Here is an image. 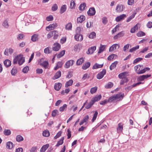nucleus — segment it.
<instances>
[{
	"mask_svg": "<svg viewBox=\"0 0 152 152\" xmlns=\"http://www.w3.org/2000/svg\"><path fill=\"white\" fill-rule=\"evenodd\" d=\"M96 33L94 32L91 33L88 35V37L91 39H93L96 37Z\"/></svg>",
	"mask_w": 152,
	"mask_h": 152,
	"instance_id": "obj_53",
	"label": "nucleus"
},
{
	"mask_svg": "<svg viewBox=\"0 0 152 152\" xmlns=\"http://www.w3.org/2000/svg\"><path fill=\"white\" fill-rule=\"evenodd\" d=\"M66 5H63L61 7L60 10V13L62 14L64 13L66 10Z\"/></svg>",
	"mask_w": 152,
	"mask_h": 152,
	"instance_id": "obj_33",
	"label": "nucleus"
},
{
	"mask_svg": "<svg viewBox=\"0 0 152 152\" xmlns=\"http://www.w3.org/2000/svg\"><path fill=\"white\" fill-rule=\"evenodd\" d=\"M66 104H64L61 107L59 108V110L60 111L62 112L64 111V109L67 107Z\"/></svg>",
	"mask_w": 152,
	"mask_h": 152,
	"instance_id": "obj_59",
	"label": "nucleus"
},
{
	"mask_svg": "<svg viewBox=\"0 0 152 152\" xmlns=\"http://www.w3.org/2000/svg\"><path fill=\"white\" fill-rule=\"evenodd\" d=\"M75 40L77 41H81L83 39V37L82 35L80 34L77 33L75 36Z\"/></svg>",
	"mask_w": 152,
	"mask_h": 152,
	"instance_id": "obj_8",
	"label": "nucleus"
},
{
	"mask_svg": "<svg viewBox=\"0 0 152 152\" xmlns=\"http://www.w3.org/2000/svg\"><path fill=\"white\" fill-rule=\"evenodd\" d=\"M18 61V64L21 65L25 62V59L22 55H18L15 57L14 59L13 63L14 64H17Z\"/></svg>",
	"mask_w": 152,
	"mask_h": 152,
	"instance_id": "obj_2",
	"label": "nucleus"
},
{
	"mask_svg": "<svg viewBox=\"0 0 152 152\" xmlns=\"http://www.w3.org/2000/svg\"><path fill=\"white\" fill-rule=\"evenodd\" d=\"M57 24L56 23H54L50 24L48 26L46 27V29L47 31H50L54 29L57 26Z\"/></svg>",
	"mask_w": 152,
	"mask_h": 152,
	"instance_id": "obj_4",
	"label": "nucleus"
},
{
	"mask_svg": "<svg viewBox=\"0 0 152 152\" xmlns=\"http://www.w3.org/2000/svg\"><path fill=\"white\" fill-rule=\"evenodd\" d=\"M119 47L120 45L119 44H115L112 45L110 47L109 51L110 52H112L118 50L119 48Z\"/></svg>",
	"mask_w": 152,
	"mask_h": 152,
	"instance_id": "obj_3",
	"label": "nucleus"
},
{
	"mask_svg": "<svg viewBox=\"0 0 152 152\" xmlns=\"http://www.w3.org/2000/svg\"><path fill=\"white\" fill-rule=\"evenodd\" d=\"M64 137H62L60 140L58 141L57 144L56 145V146L58 147L59 145H62L64 142Z\"/></svg>",
	"mask_w": 152,
	"mask_h": 152,
	"instance_id": "obj_35",
	"label": "nucleus"
},
{
	"mask_svg": "<svg viewBox=\"0 0 152 152\" xmlns=\"http://www.w3.org/2000/svg\"><path fill=\"white\" fill-rule=\"evenodd\" d=\"M129 72H124L119 74L118 75L120 79H122L124 78H127V76L129 75Z\"/></svg>",
	"mask_w": 152,
	"mask_h": 152,
	"instance_id": "obj_6",
	"label": "nucleus"
},
{
	"mask_svg": "<svg viewBox=\"0 0 152 152\" xmlns=\"http://www.w3.org/2000/svg\"><path fill=\"white\" fill-rule=\"evenodd\" d=\"M61 48V45L58 42L55 43L53 47V49L55 51H58Z\"/></svg>",
	"mask_w": 152,
	"mask_h": 152,
	"instance_id": "obj_11",
	"label": "nucleus"
},
{
	"mask_svg": "<svg viewBox=\"0 0 152 152\" xmlns=\"http://www.w3.org/2000/svg\"><path fill=\"white\" fill-rule=\"evenodd\" d=\"M82 47V45L81 44H78L76 45L74 47V50L75 51H77L78 49L80 50Z\"/></svg>",
	"mask_w": 152,
	"mask_h": 152,
	"instance_id": "obj_44",
	"label": "nucleus"
},
{
	"mask_svg": "<svg viewBox=\"0 0 152 152\" xmlns=\"http://www.w3.org/2000/svg\"><path fill=\"white\" fill-rule=\"evenodd\" d=\"M94 103L91 101V102H90L86 107L85 108L86 109H88L90 108L94 104Z\"/></svg>",
	"mask_w": 152,
	"mask_h": 152,
	"instance_id": "obj_60",
	"label": "nucleus"
},
{
	"mask_svg": "<svg viewBox=\"0 0 152 152\" xmlns=\"http://www.w3.org/2000/svg\"><path fill=\"white\" fill-rule=\"evenodd\" d=\"M139 48V45H137L136 46L133 47L129 50V52L132 53L134 51H135L136 50L138 49Z\"/></svg>",
	"mask_w": 152,
	"mask_h": 152,
	"instance_id": "obj_46",
	"label": "nucleus"
},
{
	"mask_svg": "<svg viewBox=\"0 0 152 152\" xmlns=\"http://www.w3.org/2000/svg\"><path fill=\"white\" fill-rule=\"evenodd\" d=\"M65 50H63L60 52L59 53L57 56V57L58 58H60L61 57L63 56L65 53Z\"/></svg>",
	"mask_w": 152,
	"mask_h": 152,
	"instance_id": "obj_45",
	"label": "nucleus"
},
{
	"mask_svg": "<svg viewBox=\"0 0 152 152\" xmlns=\"http://www.w3.org/2000/svg\"><path fill=\"white\" fill-rule=\"evenodd\" d=\"M118 62L115 61L110 66V70H112L116 67V66Z\"/></svg>",
	"mask_w": 152,
	"mask_h": 152,
	"instance_id": "obj_36",
	"label": "nucleus"
},
{
	"mask_svg": "<svg viewBox=\"0 0 152 152\" xmlns=\"http://www.w3.org/2000/svg\"><path fill=\"white\" fill-rule=\"evenodd\" d=\"M58 9V6L57 4H55L53 5L52 7V10L53 11H56Z\"/></svg>",
	"mask_w": 152,
	"mask_h": 152,
	"instance_id": "obj_63",
	"label": "nucleus"
},
{
	"mask_svg": "<svg viewBox=\"0 0 152 152\" xmlns=\"http://www.w3.org/2000/svg\"><path fill=\"white\" fill-rule=\"evenodd\" d=\"M49 146V144H46L43 146L40 150L41 152H45Z\"/></svg>",
	"mask_w": 152,
	"mask_h": 152,
	"instance_id": "obj_30",
	"label": "nucleus"
},
{
	"mask_svg": "<svg viewBox=\"0 0 152 152\" xmlns=\"http://www.w3.org/2000/svg\"><path fill=\"white\" fill-rule=\"evenodd\" d=\"M53 20V17L51 15H50L46 18V20L48 21H52Z\"/></svg>",
	"mask_w": 152,
	"mask_h": 152,
	"instance_id": "obj_58",
	"label": "nucleus"
},
{
	"mask_svg": "<svg viewBox=\"0 0 152 152\" xmlns=\"http://www.w3.org/2000/svg\"><path fill=\"white\" fill-rule=\"evenodd\" d=\"M102 22L104 24H106L108 22L107 18L105 17L102 18Z\"/></svg>",
	"mask_w": 152,
	"mask_h": 152,
	"instance_id": "obj_57",
	"label": "nucleus"
},
{
	"mask_svg": "<svg viewBox=\"0 0 152 152\" xmlns=\"http://www.w3.org/2000/svg\"><path fill=\"white\" fill-rule=\"evenodd\" d=\"M124 9V7L122 5H118L116 7V10L118 12H120L123 11Z\"/></svg>",
	"mask_w": 152,
	"mask_h": 152,
	"instance_id": "obj_17",
	"label": "nucleus"
},
{
	"mask_svg": "<svg viewBox=\"0 0 152 152\" xmlns=\"http://www.w3.org/2000/svg\"><path fill=\"white\" fill-rule=\"evenodd\" d=\"M117 55L114 54H112L110 55L107 58V59L108 60L110 61L115 58H116Z\"/></svg>",
	"mask_w": 152,
	"mask_h": 152,
	"instance_id": "obj_49",
	"label": "nucleus"
},
{
	"mask_svg": "<svg viewBox=\"0 0 152 152\" xmlns=\"http://www.w3.org/2000/svg\"><path fill=\"white\" fill-rule=\"evenodd\" d=\"M98 114V112L97 111H95L92 119V122H94V121L96 120L97 116Z\"/></svg>",
	"mask_w": 152,
	"mask_h": 152,
	"instance_id": "obj_51",
	"label": "nucleus"
},
{
	"mask_svg": "<svg viewBox=\"0 0 152 152\" xmlns=\"http://www.w3.org/2000/svg\"><path fill=\"white\" fill-rule=\"evenodd\" d=\"M53 36V39H56L60 35V33L58 31L54 30L52 31Z\"/></svg>",
	"mask_w": 152,
	"mask_h": 152,
	"instance_id": "obj_12",
	"label": "nucleus"
},
{
	"mask_svg": "<svg viewBox=\"0 0 152 152\" xmlns=\"http://www.w3.org/2000/svg\"><path fill=\"white\" fill-rule=\"evenodd\" d=\"M89 117L88 115H86L84 117L83 120L81 121L79 124V125L80 126L83 124L84 123L86 122L89 119Z\"/></svg>",
	"mask_w": 152,
	"mask_h": 152,
	"instance_id": "obj_22",
	"label": "nucleus"
},
{
	"mask_svg": "<svg viewBox=\"0 0 152 152\" xmlns=\"http://www.w3.org/2000/svg\"><path fill=\"white\" fill-rule=\"evenodd\" d=\"M16 140L18 142H20L23 140V138L21 135H18L16 136Z\"/></svg>",
	"mask_w": 152,
	"mask_h": 152,
	"instance_id": "obj_42",
	"label": "nucleus"
},
{
	"mask_svg": "<svg viewBox=\"0 0 152 152\" xmlns=\"http://www.w3.org/2000/svg\"><path fill=\"white\" fill-rule=\"evenodd\" d=\"M70 8L71 9L74 8L75 7V3L73 0H72L70 3Z\"/></svg>",
	"mask_w": 152,
	"mask_h": 152,
	"instance_id": "obj_54",
	"label": "nucleus"
},
{
	"mask_svg": "<svg viewBox=\"0 0 152 152\" xmlns=\"http://www.w3.org/2000/svg\"><path fill=\"white\" fill-rule=\"evenodd\" d=\"M142 83L141 82H138L134 84L132 86H129L125 88V90H129L132 88L133 87H134L137 85L141 84Z\"/></svg>",
	"mask_w": 152,
	"mask_h": 152,
	"instance_id": "obj_19",
	"label": "nucleus"
},
{
	"mask_svg": "<svg viewBox=\"0 0 152 152\" xmlns=\"http://www.w3.org/2000/svg\"><path fill=\"white\" fill-rule=\"evenodd\" d=\"M96 13V11L94 7L90 8L89 10L87 12L88 15L90 16H92L94 15Z\"/></svg>",
	"mask_w": 152,
	"mask_h": 152,
	"instance_id": "obj_9",
	"label": "nucleus"
},
{
	"mask_svg": "<svg viewBox=\"0 0 152 152\" xmlns=\"http://www.w3.org/2000/svg\"><path fill=\"white\" fill-rule=\"evenodd\" d=\"M136 13H134L132 14L127 19L126 22H129L131 20H132L133 18H134L135 16Z\"/></svg>",
	"mask_w": 152,
	"mask_h": 152,
	"instance_id": "obj_56",
	"label": "nucleus"
},
{
	"mask_svg": "<svg viewBox=\"0 0 152 152\" xmlns=\"http://www.w3.org/2000/svg\"><path fill=\"white\" fill-rule=\"evenodd\" d=\"M8 20L7 19H6L4 20L2 24V26L6 28H8L9 27V24L8 23Z\"/></svg>",
	"mask_w": 152,
	"mask_h": 152,
	"instance_id": "obj_27",
	"label": "nucleus"
},
{
	"mask_svg": "<svg viewBox=\"0 0 152 152\" xmlns=\"http://www.w3.org/2000/svg\"><path fill=\"white\" fill-rule=\"evenodd\" d=\"M50 134V132L48 130H45L43 131L42 135L45 137H48Z\"/></svg>",
	"mask_w": 152,
	"mask_h": 152,
	"instance_id": "obj_40",
	"label": "nucleus"
},
{
	"mask_svg": "<svg viewBox=\"0 0 152 152\" xmlns=\"http://www.w3.org/2000/svg\"><path fill=\"white\" fill-rule=\"evenodd\" d=\"M126 16L125 14H122L117 17L115 18V20L117 22H119L124 19L126 17Z\"/></svg>",
	"mask_w": 152,
	"mask_h": 152,
	"instance_id": "obj_10",
	"label": "nucleus"
},
{
	"mask_svg": "<svg viewBox=\"0 0 152 152\" xmlns=\"http://www.w3.org/2000/svg\"><path fill=\"white\" fill-rule=\"evenodd\" d=\"M61 75V72L60 71H58L57 72L53 77V79L56 80L59 78Z\"/></svg>",
	"mask_w": 152,
	"mask_h": 152,
	"instance_id": "obj_20",
	"label": "nucleus"
},
{
	"mask_svg": "<svg viewBox=\"0 0 152 152\" xmlns=\"http://www.w3.org/2000/svg\"><path fill=\"white\" fill-rule=\"evenodd\" d=\"M86 7V4L85 3H83V4H81L79 7V9L81 11L83 10Z\"/></svg>",
	"mask_w": 152,
	"mask_h": 152,
	"instance_id": "obj_50",
	"label": "nucleus"
},
{
	"mask_svg": "<svg viewBox=\"0 0 152 152\" xmlns=\"http://www.w3.org/2000/svg\"><path fill=\"white\" fill-rule=\"evenodd\" d=\"M134 69L138 74H140L144 73L147 71H148L150 69L148 67H145L143 68L142 66L138 65L134 67Z\"/></svg>",
	"mask_w": 152,
	"mask_h": 152,
	"instance_id": "obj_1",
	"label": "nucleus"
},
{
	"mask_svg": "<svg viewBox=\"0 0 152 152\" xmlns=\"http://www.w3.org/2000/svg\"><path fill=\"white\" fill-rule=\"evenodd\" d=\"M4 133L6 135H9L11 134V132L10 130L5 129L4 131Z\"/></svg>",
	"mask_w": 152,
	"mask_h": 152,
	"instance_id": "obj_64",
	"label": "nucleus"
},
{
	"mask_svg": "<svg viewBox=\"0 0 152 152\" xmlns=\"http://www.w3.org/2000/svg\"><path fill=\"white\" fill-rule=\"evenodd\" d=\"M91 65V63L89 62H87L84 63L82 67V68L83 70H86L89 68Z\"/></svg>",
	"mask_w": 152,
	"mask_h": 152,
	"instance_id": "obj_18",
	"label": "nucleus"
},
{
	"mask_svg": "<svg viewBox=\"0 0 152 152\" xmlns=\"http://www.w3.org/2000/svg\"><path fill=\"white\" fill-rule=\"evenodd\" d=\"M101 95H97L96 96L92 99L91 101L94 103L96 102L97 101L100 100L101 98Z\"/></svg>",
	"mask_w": 152,
	"mask_h": 152,
	"instance_id": "obj_16",
	"label": "nucleus"
},
{
	"mask_svg": "<svg viewBox=\"0 0 152 152\" xmlns=\"http://www.w3.org/2000/svg\"><path fill=\"white\" fill-rule=\"evenodd\" d=\"M106 70L105 69H103L102 71L99 73L96 76L97 79H102L105 74Z\"/></svg>",
	"mask_w": 152,
	"mask_h": 152,
	"instance_id": "obj_7",
	"label": "nucleus"
},
{
	"mask_svg": "<svg viewBox=\"0 0 152 152\" xmlns=\"http://www.w3.org/2000/svg\"><path fill=\"white\" fill-rule=\"evenodd\" d=\"M74 61L73 60H70L67 61L65 64V67L66 68H68L70 66H72L74 64Z\"/></svg>",
	"mask_w": 152,
	"mask_h": 152,
	"instance_id": "obj_14",
	"label": "nucleus"
},
{
	"mask_svg": "<svg viewBox=\"0 0 152 152\" xmlns=\"http://www.w3.org/2000/svg\"><path fill=\"white\" fill-rule=\"evenodd\" d=\"M103 64H99L96 63L93 65L92 67V69H95L99 68H102L103 67Z\"/></svg>",
	"mask_w": 152,
	"mask_h": 152,
	"instance_id": "obj_31",
	"label": "nucleus"
},
{
	"mask_svg": "<svg viewBox=\"0 0 152 152\" xmlns=\"http://www.w3.org/2000/svg\"><path fill=\"white\" fill-rule=\"evenodd\" d=\"M14 146V145L11 142H8L6 143V147L9 149H12Z\"/></svg>",
	"mask_w": 152,
	"mask_h": 152,
	"instance_id": "obj_23",
	"label": "nucleus"
},
{
	"mask_svg": "<svg viewBox=\"0 0 152 152\" xmlns=\"http://www.w3.org/2000/svg\"><path fill=\"white\" fill-rule=\"evenodd\" d=\"M4 66L7 67L10 66L11 65V61L9 59H7L4 61Z\"/></svg>",
	"mask_w": 152,
	"mask_h": 152,
	"instance_id": "obj_28",
	"label": "nucleus"
},
{
	"mask_svg": "<svg viewBox=\"0 0 152 152\" xmlns=\"http://www.w3.org/2000/svg\"><path fill=\"white\" fill-rule=\"evenodd\" d=\"M105 45H103L101 44L100 45V46L99 48V51L98 52L99 54L102 52L104 50L105 48Z\"/></svg>",
	"mask_w": 152,
	"mask_h": 152,
	"instance_id": "obj_37",
	"label": "nucleus"
},
{
	"mask_svg": "<svg viewBox=\"0 0 152 152\" xmlns=\"http://www.w3.org/2000/svg\"><path fill=\"white\" fill-rule=\"evenodd\" d=\"M97 88L96 86L92 88L90 90V93L91 94L95 93L97 90Z\"/></svg>",
	"mask_w": 152,
	"mask_h": 152,
	"instance_id": "obj_52",
	"label": "nucleus"
},
{
	"mask_svg": "<svg viewBox=\"0 0 152 152\" xmlns=\"http://www.w3.org/2000/svg\"><path fill=\"white\" fill-rule=\"evenodd\" d=\"M85 19V17L83 15H81L80 17L78 18L77 19V23H81L84 21Z\"/></svg>",
	"mask_w": 152,
	"mask_h": 152,
	"instance_id": "obj_26",
	"label": "nucleus"
},
{
	"mask_svg": "<svg viewBox=\"0 0 152 152\" xmlns=\"http://www.w3.org/2000/svg\"><path fill=\"white\" fill-rule=\"evenodd\" d=\"M124 95V94H121L120 93L116 94L114 96L115 97V99H120L121 98H122L123 97Z\"/></svg>",
	"mask_w": 152,
	"mask_h": 152,
	"instance_id": "obj_43",
	"label": "nucleus"
},
{
	"mask_svg": "<svg viewBox=\"0 0 152 152\" xmlns=\"http://www.w3.org/2000/svg\"><path fill=\"white\" fill-rule=\"evenodd\" d=\"M96 46H93L89 48L88 51L86 52L87 54H92L93 53L94 51L96 50Z\"/></svg>",
	"mask_w": 152,
	"mask_h": 152,
	"instance_id": "obj_13",
	"label": "nucleus"
},
{
	"mask_svg": "<svg viewBox=\"0 0 152 152\" xmlns=\"http://www.w3.org/2000/svg\"><path fill=\"white\" fill-rule=\"evenodd\" d=\"M145 35V33L141 31L138 32L137 34V35L138 37H142Z\"/></svg>",
	"mask_w": 152,
	"mask_h": 152,
	"instance_id": "obj_55",
	"label": "nucleus"
},
{
	"mask_svg": "<svg viewBox=\"0 0 152 152\" xmlns=\"http://www.w3.org/2000/svg\"><path fill=\"white\" fill-rule=\"evenodd\" d=\"M116 100L114 95L110 97L108 99V102H111L113 101Z\"/></svg>",
	"mask_w": 152,
	"mask_h": 152,
	"instance_id": "obj_61",
	"label": "nucleus"
},
{
	"mask_svg": "<svg viewBox=\"0 0 152 152\" xmlns=\"http://www.w3.org/2000/svg\"><path fill=\"white\" fill-rule=\"evenodd\" d=\"M63 63L61 61H59L57 63L56 66L54 67V69L55 70H57L58 68L62 67Z\"/></svg>",
	"mask_w": 152,
	"mask_h": 152,
	"instance_id": "obj_29",
	"label": "nucleus"
},
{
	"mask_svg": "<svg viewBox=\"0 0 152 152\" xmlns=\"http://www.w3.org/2000/svg\"><path fill=\"white\" fill-rule=\"evenodd\" d=\"M85 59V58L82 57L78 59L76 63L77 65H80L82 64L84 62Z\"/></svg>",
	"mask_w": 152,
	"mask_h": 152,
	"instance_id": "obj_21",
	"label": "nucleus"
},
{
	"mask_svg": "<svg viewBox=\"0 0 152 152\" xmlns=\"http://www.w3.org/2000/svg\"><path fill=\"white\" fill-rule=\"evenodd\" d=\"M17 72L16 68H13L11 71V73L12 75H15Z\"/></svg>",
	"mask_w": 152,
	"mask_h": 152,
	"instance_id": "obj_62",
	"label": "nucleus"
},
{
	"mask_svg": "<svg viewBox=\"0 0 152 152\" xmlns=\"http://www.w3.org/2000/svg\"><path fill=\"white\" fill-rule=\"evenodd\" d=\"M44 53L45 54H50L51 53V48L50 47L45 48L44 50Z\"/></svg>",
	"mask_w": 152,
	"mask_h": 152,
	"instance_id": "obj_39",
	"label": "nucleus"
},
{
	"mask_svg": "<svg viewBox=\"0 0 152 152\" xmlns=\"http://www.w3.org/2000/svg\"><path fill=\"white\" fill-rule=\"evenodd\" d=\"M124 31H121L114 36L113 37V39H117L120 37H123L124 35Z\"/></svg>",
	"mask_w": 152,
	"mask_h": 152,
	"instance_id": "obj_15",
	"label": "nucleus"
},
{
	"mask_svg": "<svg viewBox=\"0 0 152 152\" xmlns=\"http://www.w3.org/2000/svg\"><path fill=\"white\" fill-rule=\"evenodd\" d=\"M38 36V35L37 34H34L31 37V40L34 42L37 41L39 39Z\"/></svg>",
	"mask_w": 152,
	"mask_h": 152,
	"instance_id": "obj_25",
	"label": "nucleus"
},
{
	"mask_svg": "<svg viewBox=\"0 0 152 152\" xmlns=\"http://www.w3.org/2000/svg\"><path fill=\"white\" fill-rule=\"evenodd\" d=\"M14 49L11 48H6L4 51V54L5 55L8 56L9 54L11 55L14 52Z\"/></svg>",
	"mask_w": 152,
	"mask_h": 152,
	"instance_id": "obj_5",
	"label": "nucleus"
},
{
	"mask_svg": "<svg viewBox=\"0 0 152 152\" xmlns=\"http://www.w3.org/2000/svg\"><path fill=\"white\" fill-rule=\"evenodd\" d=\"M72 28V25L71 23H67L65 26V29L69 30H71Z\"/></svg>",
	"mask_w": 152,
	"mask_h": 152,
	"instance_id": "obj_47",
	"label": "nucleus"
},
{
	"mask_svg": "<svg viewBox=\"0 0 152 152\" xmlns=\"http://www.w3.org/2000/svg\"><path fill=\"white\" fill-rule=\"evenodd\" d=\"M128 79L127 78H124L121 81L120 84L121 85H123L125 83H127L128 81Z\"/></svg>",
	"mask_w": 152,
	"mask_h": 152,
	"instance_id": "obj_48",
	"label": "nucleus"
},
{
	"mask_svg": "<svg viewBox=\"0 0 152 152\" xmlns=\"http://www.w3.org/2000/svg\"><path fill=\"white\" fill-rule=\"evenodd\" d=\"M73 83V81L72 80H70L66 82L65 85V87L66 88L71 86Z\"/></svg>",
	"mask_w": 152,
	"mask_h": 152,
	"instance_id": "obj_41",
	"label": "nucleus"
},
{
	"mask_svg": "<svg viewBox=\"0 0 152 152\" xmlns=\"http://www.w3.org/2000/svg\"><path fill=\"white\" fill-rule=\"evenodd\" d=\"M45 68H48V62L47 61H44L41 64Z\"/></svg>",
	"mask_w": 152,
	"mask_h": 152,
	"instance_id": "obj_32",
	"label": "nucleus"
},
{
	"mask_svg": "<svg viewBox=\"0 0 152 152\" xmlns=\"http://www.w3.org/2000/svg\"><path fill=\"white\" fill-rule=\"evenodd\" d=\"M113 86V84L111 82H109L105 86V88H110L112 87Z\"/></svg>",
	"mask_w": 152,
	"mask_h": 152,
	"instance_id": "obj_34",
	"label": "nucleus"
},
{
	"mask_svg": "<svg viewBox=\"0 0 152 152\" xmlns=\"http://www.w3.org/2000/svg\"><path fill=\"white\" fill-rule=\"evenodd\" d=\"M62 84L61 83H55L54 86V88L55 90L58 91L61 88Z\"/></svg>",
	"mask_w": 152,
	"mask_h": 152,
	"instance_id": "obj_24",
	"label": "nucleus"
},
{
	"mask_svg": "<svg viewBox=\"0 0 152 152\" xmlns=\"http://www.w3.org/2000/svg\"><path fill=\"white\" fill-rule=\"evenodd\" d=\"M123 129V126L121 124H118V127L117 129V131L118 133L121 132Z\"/></svg>",
	"mask_w": 152,
	"mask_h": 152,
	"instance_id": "obj_38",
	"label": "nucleus"
}]
</instances>
